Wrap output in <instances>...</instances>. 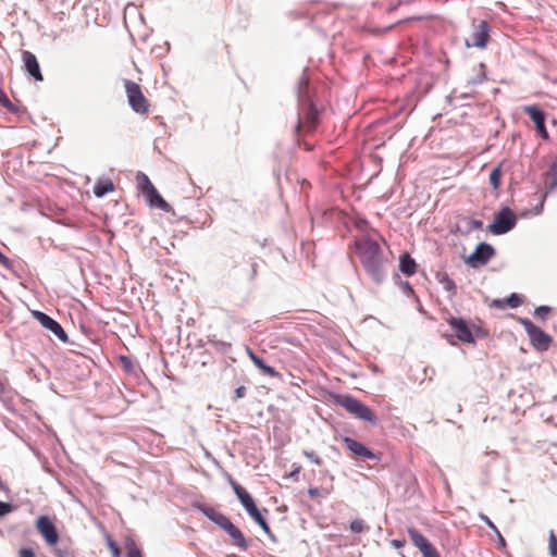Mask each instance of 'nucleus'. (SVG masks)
Instances as JSON below:
<instances>
[{
  "instance_id": "nucleus-23",
  "label": "nucleus",
  "mask_w": 557,
  "mask_h": 557,
  "mask_svg": "<svg viewBox=\"0 0 557 557\" xmlns=\"http://www.w3.org/2000/svg\"><path fill=\"white\" fill-rule=\"evenodd\" d=\"M317 121H318V111L315 110L313 104L310 103L302 121L298 124V126L299 127L305 126L311 131L315 127Z\"/></svg>"
},
{
  "instance_id": "nucleus-14",
  "label": "nucleus",
  "mask_w": 557,
  "mask_h": 557,
  "mask_svg": "<svg viewBox=\"0 0 557 557\" xmlns=\"http://www.w3.org/2000/svg\"><path fill=\"white\" fill-rule=\"evenodd\" d=\"M230 484L234 493L236 494L238 500L245 507L249 515L258 509L252 496L242 485H239L233 479H230Z\"/></svg>"
},
{
  "instance_id": "nucleus-24",
  "label": "nucleus",
  "mask_w": 557,
  "mask_h": 557,
  "mask_svg": "<svg viewBox=\"0 0 557 557\" xmlns=\"http://www.w3.org/2000/svg\"><path fill=\"white\" fill-rule=\"evenodd\" d=\"M114 190V185L110 180H100L94 186V194L96 197H103L108 193Z\"/></svg>"
},
{
  "instance_id": "nucleus-12",
  "label": "nucleus",
  "mask_w": 557,
  "mask_h": 557,
  "mask_svg": "<svg viewBox=\"0 0 557 557\" xmlns=\"http://www.w3.org/2000/svg\"><path fill=\"white\" fill-rule=\"evenodd\" d=\"M32 315L47 330L51 331L62 342L67 341V334L63 330V327L48 314L34 310L32 311Z\"/></svg>"
},
{
  "instance_id": "nucleus-7",
  "label": "nucleus",
  "mask_w": 557,
  "mask_h": 557,
  "mask_svg": "<svg viewBox=\"0 0 557 557\" xmlns=\"http://www.w3.org/2000/svg\"><path fill=\"white\" fill-rule=\"evenodd\" d=\"M490 25L486 21L479 22L473 25L470 37L466 39V46L485 49L490 40Z\"/></svg>"
},
{
  "instance_id": "nucleus-5",
  "label": "nucleus",
  "mask_w": 557,
  "mask_h": 557,
  "mask_svg": "<svg viewBox=\"0 0 557 557\" xmlns=\"http://www.w3.org/2000/svg\"><path fill=\"white\" fill-rule=\"evenodd\" d=\"M517 218L510 208L505 207L494 216L493 223L487 227L488 232L494 235H502L515 227Z\"/></svg>"
},
{
  "instance_id": "nucleus-46",
  "label": "nucleus",
  "mask_w": 557,
  "mask_h": 557,
  "mask_svg": "<svg viewBox=\"0 0 557 557\" xmlns=\"http://www.w3.org/2000/svg\"><path fill=\"white\" fill-rule=\"evenodd\" d=\"M301 466L294 465V470L289 473L290 478H296L297 474L300 472Z\"/></svg>"
},
{
  "instance_id": "nucleus-29",
  "label": "nucleus",
  "mask_w": 557,
  "mask_h": 557,
  "mask_svg": "<svg viewBox=\"0 0 557 557\" xmlns=\"http://www.w3.org/2000/svg\"><path fill=\"white\" fill-rule=\"evenodd\" d=\"M349 529L352 533H362L369 529L362 519H355L350 522Z\"/></svg>"
},
{
  "instance_id": "nucleus-36",
  "label": "nucleus",
  "mask_w": 557,
  "mask_h": 557,
  "mask_svg": "<svg viewBox=\"0 0 557 557\" xmlns=\"http://www.w3.org/2000/svg\"><path fill=\"white\" fill-rule=\"evenodd\" d=\"M108 547L112 554L113 557H121V550H120V547L119 545L116 544V542H114L113 540L109 539L108 540Z\"/></svg>"
},
{
  "instance_id": "nucleus-15",
  "label": "nucleus",
  "mask_w": 557,
  "mask_h": 557,
  "mask_svg": "<svg viewBox=\"0 0 557 557\" xmlns=\"http://www.w3.org/2000/svg\"><path fill=\"white\" fill-rule=\"evenodd\" d=\"M343 443L346 446V448L351 451L355 456L361 457L364 459H375V455L366 447L362 443L350 438V437H344Z\"/></svg>"
},
{
  "instance_id": "nucleus-40",
  "label": "nucleus",
  "mask_w": 557,
  "mask_h": 557,
  "mask_svg": "<svg viewBox=\"0 0 557 557\" xmlns=\"http://www.w3.org/2000/svg\"><path fill=\"white\" fill-rule=\"evenodd\" d=\"M491 307L497 308V309H505L506 306V299H494L491 304Z\"/></svg>"
},
{
  "instance_id": "nucleus-42",
  "label": "nucleus",
  "mask_w": 557,
  "mask_h": 557,
  "mask_svg": "<svg viewBox=\"0 0 557 557\" xmlns=\"http://www.w3.org/2000/svg\"><path fill=\"white\" fill-rule=\"evenodd\" d=\"M20 557H34V552L32 548H21L18 550Z\"/></svg>"
},
{
  "instance_id": "nucleus-33",
  "label": "nucleus",
  "mask_w": 557,
  "mask_h": 557,
  "mask_svg": "<svg viewBox=\"0 0 557 557\" xmlns=\"http://www.w3.org/2000/svg\"><path fill=\"white\" fill-rule=\"evenodd\" d=\"M552 311V308L548 306H540L535 309L534 314L535 317L544 320Z\"/></svg>"
},
{
  "instance_id": "nucleus-28",
  "label": "nucleus",
  "mask_w": 557,
  "mask_h": 557,
  "mask_svg": "<svg viewBox=\"0 0 557 557\" xmlns=\"http://www.w3.org/2000/svg\"><path fill=\"white\" fill-rule=\"evenodd\" d=\"M259 525L260 528L267 533V534H270L271 530H270V527L269 524L267 523V521L264 520V518L262 517L261 512L259 511V509H257L256 511L251 512L249 515Z\"/></svg>"
},
{
  "instance_id": "nucleus-35",
  "label": "nucleus",
  "mask_w": 557,
  "mask_h": 557,
  "mask_svg": "<svg viewBox=\"0 0 557 557\" xmlns=\"http://www.w3.org/2000/svg\"><path fill=\"white\" fill-rule=\"evenodd\" d=\"M127 557H143L141 550L134 542L127 546Z\"/></svg>"
},
{
  "instance_id": "nucleus-2",
  "label": "nucleus",
  "mask_w": 557,
  "mask_h": 557,
  "mask_svg": "<svg viewBox=\"0 0 557 557\" xmlns=\"http://www.w3.org/2000/svg\"><path fill=\"white\" fill-rule=\"evenodd\" d=\"M336 404L345 408L349 413L354 414L358 419L373 424L377 421L376 416L368 406L351 396L337 395Z\"/></svg>"
},
{
  "instance_id": "nucleus-21",
  "label": "nucleus",
  "mask_w": 557,
  "mask_h": 557,
  "mask_svg": "<svg viewBox=\"0 0 557 557\" xmlns=\"http://www.w3.org/2000/svg\"><path fill=\"white\" fill-rule=\"evenodd\" d=\"M247 354L250 358V360L253 362V364L262 371L263 374L271 376V377H278L280 373L272 367L264 363V361L257 356L250 348H247Z\"/></svg>"
},
{
  "instance_id": "nucleus-43",
  "label": "nucleus",
  "mask_w": 557,
  "mask_h": 557,
  "mask_svg": "<svg viewBox=\"0 0 557 557\" xmlns=\"http://www.w3.org/2000/svg\"><path fill=\"white\" fill-rule=\"evenodd\" d=\"M469 224L473 230H481L483 227V222L480 220L472 219Z\"/></svg>"
},
{
  "instance_id": "nucleus-37",
  "label": "nucleus",
  "mask_w": 557,
  "mask_h": 557,
  "mask_svg": "<svg viewBox=\"0 0 557 557\" xmlns=\"http://www.w3.org/2000/svg\"><path fill=\"white\" fill-rule=\"evenodd\" d=\"M13 506L10 503H4L0 500V517H3L10 512H12Z\"/></svg>"
},
{
  "instance_id": "nucleus-3",
  "label": "nucleus",
  "mask_w": 557,
  "mask_h": 557,
  "mask_svg": "<svg viewBox=\"0 0 557 557\" xmlns=\"http://www.w3.org/2000/svg\"><path fill=\"white\" fill-rule=\"evenodd\" d=\"M124 88L132 110L138 114L147 115L149 113L150 103L143 94L140 86L133 81L126 79L124 82Z\"/></svg>"
},
{
  "instance_id": "nucleus-19",
  "label": "nucleus",
  "mask_w": 557,
  "mask_h": 557,
  "mask_svg": "<svg viewBox=\"0 0 557 557\" xmlns=\"http://www.w3.org/2000/svg\"><path fill=\"white\" fill-rule=\"evenodd\" d=\"M202 512L208 519H210L224 531L231 523H233L225 515L212 507H203Z\"/></svg>"
},
{
  "instance_id": "nucleus-34",
  "label": "nucleus",
  "mask_w": 557,
  "mask_h": 557,
  "mask_svg": "<svg viewBox=\"0 0 557 557\" xmlns=\"http://www.w3.org/2000/svg\"><path fill=\"white\" fill-rule=\"evenodd\" d=\"M302 454L318 466H321L323 462L322 458L315 451L304 450Z\"/></svg>"
},
{
  "instance_id": "nucleus-8",
  "label": "nucleus",
  "mask_w": 557,
  "mask_h": 557,
  "mask_svg": "<svg viewBox=\"0 0 557 557\" xmlns=\"http://www.w3.org/2000/svg\"><path fill=\"white\" fill-rule=\"evenodd\" d=\"M494 253L495 250L491 245L481 243L476 246L475 250L466 258L465 262L471 268H480L485 265Z\"/></svg>"
},
{
  "instance_id": "nucleus-9",
  "label": "nucleus",
  "mask_w": 557,
  "mask_h": 557,
  "mask_svg": "<svg viewBox=\"0 0 557 557\" xmlns=\"http://www.w3.org/2000/svg\"><path fill=\"white\" fill-rule=\"evenodd\" d=\"M36 529L45 539L47 545L54 546L59 542V533L52 520L48 516H40L36 520Z\"/></svg>"
},
{
  "instance_id": "nucleus-18",
  "label": "nucleus",
  "mask_w": 557,
  "mask_h": 557,
  "mask_svg": "<svg viewBox=\"0 0 557 557\" xmlns=\"http://www.w3.org/2000/svg\"><path fill=\"white\" fill-rule=\"evenodd\" d=\"M202 512L208 519H210L224 531L231 523H233L225 515L212 507H203Z\"/></svg>"
},
{
  "instance_id": "nucleus-32",
  "label": "nucleus",
  "mask_w": 557,
  "mask_h": 557,
  "mask_svg": "<svg viewBox=\"0 0 557 557\" xmlns=\"http://www.w3.org/2000/svg\"><path fill=\"white\" fill-rule=\"evenodd\" d=\"M0 103L7 108L8 110L14 112L15 109L12 104V102L10 101V99L8 98V96L5 95V92L0 88Z\"/></svg>"
},
{
  "instance_id": "nucleus-38",
  "label": "nucleus",
  "mask_w": 557,
  "mask_h": 557,
  "mask_svg": "<svg viewBox=\"0 0 557 557\" xmlns=\"http://www.w3.org/2000/svg\"><path fill=\"white\" fill-rule=\"evenodd\" d=\"M495 535L497 537V548L504 549L506 547V541L498 529H495Z\"/></svg>"
},
{
  "instance_id": "nucleus-31",
  "label": "nucleus",
  "mask_w": 557,
  "mask_h": 557,
  "mask_svg": "<svg viewBox=\"0 0 557 557\" xmlns=\"http://www.w3.org/2000/svg\"><path fill=\"white\" fill-rule=\"evenodd\" d=\"M548 548H549L550 556L557 557V539L553 531H550V534H549Z\"/></svg>"
},
{
  "instance_id": "nucleus-4",
  "label": "nucleus",
  "mask_w": 557,
  "mask_h": 557,
  "mask_svg": "<svg viewBox=\"0 0 557 557\" xmlns=\"http://www.w3.org/2000/svg\"><path fill=\"white\" fill-rule=\"evenodd\" d=\"M520 323L523 325L532 346L540 351H545L548 349L552 343V336L541 330L539 326L534 325L528 319H520Z\"/></svg>"
},
{
  "instance_id": "nucleus-6",
  "label": "nucleus",
  "mask_w": 557,
  "mask_h": 557,
  "mask_svg": "<svg viewBox=\"0 0 557 557\" xmlns=\"http://www.w3.org/2000/svg\"><path fill=\"white\" fill-rule=\"evenodd\" d=\"M446 321L460 342L466 344L474 343V332L479 331V327L462 318L449 317Z\"/></svg>"
},
{
  "instance_id": "nucleus-48",
  "label": "nucleus",
  "mask_w": 557,
  "mask_h": 557,
  "mask_svg": "<svg viewBox=\"0 0 557 557\" xmlns=\"http://www.w3.org/2000/svg\"><path fill=\"white\" fill-rule=\"evenodd\" d=\"M256 273H257V270H256V267L253 264L252 268H251V278L256 275Z\"/></svg>"
},
{
  "instance_id": "nucleus-30",
  "label": "nucleus",
  "mask_w": 557,
  "mask_h": 557,
  "mask_svg": "<svg viewBox=\"0 0 557 557\" xmlns=\"http://www.w3.org/2000/svg\"><path fill=\"white\" fill-rule=\"evenodd\" d=\"M505 299H506V306H508L510 308H517L522 304L521 296H519L518 294H515V293Z\"/></svg>"
},
{
  "instance_id": "nucleus-45",
  "label": "nucleus",
  "mask_w": 557,
  "mask_h": 557,
  "mask_svg": "<svg viewBox=\"0 0 557 557\" xmlns=\"http://www.w3.org/2000/svg\"><path fill=\"white\" fill-rule=\"evenodd\" d=\"M0 264L4 265V267H8L10 264V259L3 255L1 251H0Z\"/></svg>"
},
{
  "instance_id": "nucleus-41",
  "label": "nucleus",
  "mask_w": 557,
  "mask_h": 557,
  "mask_svg": "<svg viewBox=\"0 0 557 557\" xmlns=\"http://www.w3.org/2000/svg\"><path fill=\"white\" fill-rule=\"evenodd\" d=\"M308 494L311 498H317L322 496L321 490L318 487H309Z\"/></svg>"
},
{
  "instance_id": "nucleus-49",
  "label": "nucleus",
  "mask_w": 557,
  "mask_h": 557,
  "mask_svg": "<svg viewBox=\"0 0 557 557\" xmlns=\"http://www.w3.org/2000/svg\"><path fill=\"white\" fill-rule=\"evenodd\" d=\"M2 488V484L0 483V490Z\"/></svg>"
},
{
  "instance_id": "nucleus-44",
  "label": "nucleus",
  "mask_w": 557,
  "mask_h": 557,
  "mask_svg": "<svg viewBox=\"0 0 557 557\" xmlns=\"http://www.w3.org/2000/svg\"><path fill=\"white\" fill-rule=\"evenodd\" d=\"M246 394V388L244 386H239L235 389L236 398H243Z\"/></svg>"
},
{
  "instance_id": "nucleus-11",
  "label": "nucleus",
  "mask_w": 557,
  "mask_h": 557,
  "mask_svg": "<svg viewBox=\"0 0 557 557\" xmlns=\"http://www.w3.org/2000/svg\"><path fill=\"white\" fill-rule=\"evenodd\" d=\"M408 534L412 544L421 552L423 557H441L436 548L418 530L410 528Z\"/></svg>"
},
{
  "instance_id": "nucleus-16",
  "label": "nucleus",
  "mask_w": 557,
  "mask_h": 557,
  "mask_svg": "<svg viewBox=\"0 0 557 557\" xmlns=\"http://www.w3.org/2000/svg\"><path fill=\"white\" fill-rule=\"evenodd\" d=\"M144 196L150 207L158 208L164 212L172 210V207L161 197L154 186L144 194Z\"/></svg>"
},
{
  "instance_id": "nucleus-39",
  "label": "nucleus",
  "mask_w": 557,
  "mask_h": 557,
  "mask_svg": "<svg viewBox=\"0 0 557 557\" xmlns=\"http://www.w3.org/2000/svg\"><path fill=\"white\" fill-rule=\"evenodd\" d=\"M479 518H480V519H481V520H482V521H483V522H484V523H485L490 529H492V530L495 532V529H497V528H496V525L493 523V521H492V520H491L486 515H484V513H480V515H479Z\"/></svg>"
},
{
  "instance_id": "nucleus-20",
  "label": "nucleus",
  "mask_w": 557,
  "mask_h": 557,
  "mask_svg": "<svg viewBox=\"0 0 557 557\" xmlns=\"http://www.w3.org/2000/svg\"><path fill=\"white\" fill-rule=\"evenodd\" d=\"M225 532L230 535L232 543L240 548L242 550H246L248 548V542L244 536L243 532L234 524L231 523Z\"/></svg>"
},
{
  "instance_id": "nucleus-13",
  "label": "nucleus",
  "mask_w": 557,
  "mask_h": 557,
  "mask_svg": "<svg viewBox=\"0 0 557 557\" xmlns=\"http://www.w3.org/2000/svg\"><path fill=\"white\" fill-rule=\"evenodd\" d=\"M22 60L24 63L25 71L36 81V82H42L44 76L40 71V66L38 63V60L36 55L27 50H24L22 52Z\"/></svg>"
},
{
  "instance_id": "nucleus-22",
  "label": "nucleus",
  "mask_w": 557,
  "mask_h": 557,
  "mask_svg": "<svg viewBox=\"0 0 557 557\" xmlns=\"http://www.w3.org/2000/svg\"><path fill=\"white\" fill-rule=\"evenodd\" d=\"M399 269L400 271L407 275V276H411L416 273L417 271V263L416 261L410 257L409 253H404L400 256V260H399Z\"/></svg>"
},
{
  "instance_id": "nucleus-17",
  "label": "nucleus",
  "mask_w": 557,
  "mask_h": 557,
  "mask_svg": "<svg viewBox=\"0 0 557 557\" xmlns=\"http://www.w3.org/2000/svg\"><path fill=\"white\" fill-rule=\"evenodd\" d=\"M202 512L208 519H210L224 531L231 523H233L225 515L212 507H203Z\"/></svg>"
},
{
  "instance_id": "nucleus-26",
  "label": "nucleus",
  "mask_w": 557,
  "mask_h": 557,
  "mask_svg": "<svg viewBox=\"0 0 557 557\" xmlns=\"http://www.w3.org/2000/svg\"><path fill=\"white\" fill-rule=\"evenodd\" d=\"M490 184L494 190H498L502 185V166L494 168L490 174Z\"/></svg>"
},
{
  "instance_id": "nucleus-10",
  "label": "nucleus",
  "mask_w": 557,
  "mask_h": 557,
  "mask_svg": "<svg viewBox=\"0 0 557 557\" xmlns=\"http://www.w3.org/2000/svg\"><path fill=\"white\" fill-rule=\"evenodd\" d=\"M522 111L532 120L535 125L537 134L544 139L547 140L549 138L548 132L545 126V112L540 109L537 106H524Z\"/></svg>"
},
{
  "instance_id": "nucleus-27",
  "label": "nucleus",
  "mask_w": 557,
  "mask_h": 557,
  "mask_svg": "<svg viewBox=\"0 0 557 557\" xmlns=\"http://www.w3.org/2000/svg\"><path fill=\"white\" fill-rule=\"evenodd\" d=\"M259 525L260 528L267 533V534H270L271 530H270V527L269 524L267 523V521L264 520V518L262 517L261 512L259 511V509H257L256 511L251 512L249 515Z\"/></svg>"
},
{
  "instance_id": "nucleus-47",
  "label": "nucleus",
  "mask_w": 557,
  "mask_h": 557,
  "mask_svg": "<svg viewBox=\"0 0 557 557\" xmlns=\"http://www.w3.org/2000/svg\"><path fill=\"white\" fill-rule=\"evenodd\" d=\"M392 545L396 548H400L405 545V541L401 540H393Z\"/></svg>"
},
{
  "instance_id": "nucleus-25",
  "label": "nucleus",
  "mask_w": 557,
  "mask_h": 557,
  "mask_svg": "<svg viewBox=\"0 0 557 557\" xmlns=\"http://www.w3.org/2000/svg\"><path fill=\"white\" fill-rule=\"evenodd\" d=\"M136 185L143 195L146 194L151 187H153V184L149 177L143 172H138L136 174Z\"/></svg>"
},
{
  "instance_id": "nucleus-1",
  "label": "nucleus",
  "mask_w": 557,
  "mask_h": 557,
  "mask_svg": "<svg viewBox=\"0 0 557 557\" xmlns=\"http://www.w3.org/2000/svg\"><path fill=\"white\" fill-rule=\"evenodd\" d=\"M354 246L366 272L376 284L382 283L385 277L387 259L377 242L369 237H361L355 240Z\"/></svg>"
}]
</instances>
